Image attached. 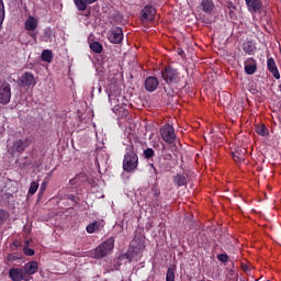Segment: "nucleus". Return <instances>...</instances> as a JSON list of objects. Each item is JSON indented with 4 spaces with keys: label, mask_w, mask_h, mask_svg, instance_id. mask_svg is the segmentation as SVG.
I'll list each match as a JSON object with an SVG mask.
<instances>
[{
    "label": "nucleus",
    "mask_w": 281,
    "mask_h": 281,
    "mask_svg": "<svg viewBox=\"0 0 281 281\" xmlns=\"http://www.w3.org/2000/svg\"><path fill=\"white\" fill-rule=\"evenodd\" d=\"M139 167V156L135 153L133 146L126 148L124 158H123V170L125 172H135Z\"/></svg>",
    "instance_id": "obj_1"
},
{
    "label": "nucleus",
    "mask_w": 281,
    "mask_h": 281,
    "mask_svg": "<svg viewBox=\"0 0 281 281\" xmlns=\"http://www.w3.org/2000/svg\"><path fill=\"white\" fill-rule=\"evenodd\" d=\"M113 247H115V239L113 237H109L93 250L92 257L97 260L105 258V256H109V251H113Z\"/></svg>",
    "instance_id": "obj_2"
},
{
    "label": "nucleus",
    "mask_w": 281,
    "mask_h": 281,
    "mask_svg": "<svg viewBox=\"0 0 281 281\" xmlns=\"http://www.w3.org/2000/svg\"><path fill=\"white\" fill-rule=\"evenodd\" d=\"M160 137L166 144H175L177 139V134H175V127L170 124H165L159 130Z\"/></svg>",
    "instance_id": "obj_3"
},
{
    "label": "nucleus",
    "mask_w": 281,
    "mask_h": 281,
    "mask_svg": "<svg viewBox=\"0 0 281 281\" xmlns=\"http://www.w3.org/2000/svg\"><path fill=\"white\" fill-rule=\"evenodd\" d=\"M12 100V86L8 81H0V104H10Z\"/></svg>",
    "instance_id": "obj_4"
},
{
    "label": "nucleus",
    "mask_w": 281,
    "mask_h": 281,
    "mask_svg": "<svg viewBox=\"0 0 281 281\" xmlns=\"http://www.w3.org/2000/svg\"><path fill=\"white\" fill-rule=\"evenodd\" d=\"M155 14H157L155 7L150 4L145 5L140 11L142 23H148V21H155Z\"/></svg>",
    "instance_id": "obj_5"
},
{
    "label": "nucleus",
    "mask_w": 281,
    "mask_h": 281,
    "mask_svg": "<svg viewBox=\"0 0 281 281\" xmlns=\"http://www.w3.org/2000/svg\"><path fill=\"white\" fill-rule=\"evenodd\" d=\"M108 38L110 43H114V45H119V43H122L124 40V31L120 26H115L111 29V31L108 34Z\"/></svg>",
    "instance_id": "obj_6"
},
{
    "label": "nucleus",
    "mask_w": 281,
    "mask_h": 281,
    "mask_svg": "<svg viewBox=\"0 0 281 281\" xmlns=\"http://www.w3.org/2000/svg\"><path fill=\"white\" fill-rule=\"evenodd\" d=\"M32 144H34V137L20 138L13 143V150L21 154L25 148H30Z\"/></svg>",
    "instance_id": "obj_7"
},
{
    "label": "nucleus",
    "mask_w": 281,
    "mask_h": 281,
    "mask_svg": "<svg viewBox=\"0 0 281 281\" xmlns=\"http://www.w3.org/2000/svg\"><path fill=\"white\" fill-rule=\"evenodd\" d=\"M20 87H27L29 89H34V87H36V78H34V75H32V72H24L20 77Z\"/></svg>",
    "instance_id": "obj_8"
},
{
    "label": "nucleus",
    "mask_w": 281,
    "mask_h": 281,
    "mask_svg": "<svg viewBox=\"0 0 281 281\" xmlns=\"http://www.w3.org/2000/svg\"><path fill=\"white\" fill-rule=\"evenodd\" d=\"M161 76L167 85H177L181 80L177 71H161Z\"/></svg>",
    "instance_id": "obj_9"
},
{
    "label": "nucleus",
    "mask_w": 281,
    "mask_h": 281,
    "mask_svg": "<svg viewBox=\"0 0 281 281\" xmlns=\"http://www.w3.org/2000/svg\"><path fill=\"white\" fill-rule=\"evenodd\" d=\"M25 276L23 268H11L9 270V278H11L12 281H23L25 280Z\"/></svg>",
    "instance_id": "obj_10"
},
{
    "label": "nucleus",
    "mask_w": 281,
    "mask_h": 281,
    "mask_svg": "<svg viewBox=\"0 0 281 281\" xmlns=\"http://www.w3.org/2000/svg\"><path fill=\"white\" fill-rule=\"evenodd\" d=\"M248 12L256 14L262 10V0H245Z\"/></svg>",
    "instance_id": "obj_11"
},
{
    "label": "nucleus",
    "mask_w": 281,
    "mask_h": 281,
    "mask_svg": "<svg viewBox=\"0 0 281 281\" xmlns=\"http://www.w3.org/2000/svg\"><path fill=\"white\" fill-rule=\"evenodd\" d=\"M159 87V80L157 77H147L145 80V89L146 91L153 92L157 91V88Z\"/></svg>",
    "instance_id": "obj_12"
},
{
    "label": "nucleus",
    "mask_w": 281,
    "mask_h": 281,
    "mask_svg": "<svg viewBox=\"0 0 281 281\" xmlns=\"http://www.w3.org/2000/svg\"><path fill=\"white\" fill-rule=\"evenodd\" d=\"M113 113L117 116L119 120H124V117H128V110L125 105L116 104L112 109Z\"/></svg>",
    "instance_id": "obj_13"
},
{
    "label": "nucleus",
    "mask_w": 281,
    "mask_h": 281,
    "mask_svg": "<svg viewBox=\"0 0 281 281\" xmlns=\"http://www.w3.org/2000/svg\"><path fill=\"white\" fill-rule=\"evenodd\" d=\"M89 181V176L85 172H79L75 176V178L69 180L70 186H80L85 182Z\"/></svg>",
    "instance_id": "obj_14"
},
{
    "label": "nucleus",
    "mask_w": 281,
    "mask_h": 281,
    "mask_svg": "<svg viewBox=\"0 0 281 281\" xmlns=\"http://www.w3.org/2000/svg\"><path fill=\"white\" fill-rule=\"evenodd\" d=\"M103 228H104V224H102V222L94 221L87 225L86 232L87 234H95L97 232H100Z\"/></svg>",
    "instance_id": "obj_15"
},
{
    "label": "nucleus",
    "mask_w": 281,
    "mask_h": 281,
    "mask_svg": "<svg viewBox=\"0 0 281 281\" xmlns=\"http://www.w3.org/2000/svg\"><path fill=\"white\" fill-rule=\"evenodd\" d=\"M23 271H24L25 276H34V273H36V271H38V262L30 261V262L25 263Z\"/></svg>",
    "instance_id": "obj_16"
},
{
    "label": "nucleus",
    "mask_w": 281,
    "mask_h": 281,
    "mask_svg": "<svg viewBox=\"0 0 281 281\" xmlns=\"http://www.w3.org/2000/svg\"><path fill=\"white\" fill-rule=\"evenodd\" d=\"M175 186L178 188H182L183 186H188V175L186 173H177L172 177Z\"/></svg>",
    "instance_id": "obj_17"
},
{
    "label": "nucleus",
    "mask_w": 281,
    "mask_h": 281,
    "mask_svg": "<svg viewBox=\"0 0 281 281\" xmlns=\"http://www.w3.org/2000/svg\"><path fill=\"white\" fill-rule=\"evenodd\" d=\"M95 1L98 0H74V3L79 12H85L87 5H91V3H95Z\"/></svg>",
    "instance_id": "obj_18"
},
{
    "label": "nucleus",
    "mask_w": 281,
    "mask_h": 281,
    "mask_svg": "<svg viewBox=\"0 0 281 281\" xmlns=\"http://www.w3.org/2000/svg\"><path fill=\"white\" fill-rule=\"evenodd\" d=\"M36 27H38V22L36 21V18L29 16V19L25 21V30H27V32H34Z\"/></svg>",
    "instance_id": "obj_19"
},
{
    "label": "nucleus",
    "mask_w": 281,
    "mask_h": 281,
    "mask_svg": "<svg viewBox=\"0 0 281 281\" xmlns=\"http://www.w3.org/2000/svg\"><path fill=\"white\" fill-rule=\"evenodd\" d=\"M201 8L206 14L212 13V10H214V0H202Z\"/></svg>",
    "instance_id": "obj_20"
},
{
    "label": "nucleus",
    "mask_w": 281,
    "mask_h": 281,
    "mask_svg": "<svg viewBox=\"0 0 281 281\" xmlns=\"http://www.w3.org/2000/svg\"><path fill=\"white\" fill-rule=\"evenodd\" d=\"M241 49L245 52V54L251 55L254 52H256V44H254L251 41H246L243 43Z\"/></svg>",
    "instance_id": "obj_21"
},
{
    "label": "nucleus",
    "mask_w": 281,
    "mask_h": 281,
    "mask_svg": "<svg viewBox=\"0 0 281 281\" xmlns=\"http://www.w3.org/2000/svg\"><path fill=\"white\" fill-rule=\"evenodd\" d=\"M258 69V66L256 64V59L248 58L245 61V71H256Z\"/></svg>",
    "instance_id": "obj_22"
},
{
    "label": "nucleus",
    "mask_w": 281,
    "mask_h": 281,
    "mask_svg": "<svg viewBox=\"0 0 281 281\" xmlns=\"http://www.w3.org/2000/svg\"><path fill=\"white\" fill-rule=\"evenodd\" d=\"M255 131L257 135H261V137H267V135H269V130L265 124L256 125Z\"/></svg>",
    "instance_id": "obj_23"
},
{
    "label": "nucleus",
    "mask_w": 281,
    "mask_h": 281,
    "mask_svg": "<svg viewBox=\"0 0 281 281\" xmlns=\"http://www.w3.org/2000/svg\"><path fill=\"white\" fill-rule=\"evenodd\" d=\"M42 60L44 63H52V60H54V53H52V50L49 49H45L42 52Z\"/></svg>",
    "instance_id": "obj_24"
},
{
    "label": "nucleus",
    "mask_w": 281,
    "mask_h": 281,
    "mask_svg": "<svg viewBox=\"0 0 281 281\" xmlns=\"http://www.w3.org/2000/svg\"><path fill=\"white\" fill-rule=\"evenodd\" d=\"M90 49L94 52V54H102V44L100 42H91L90 43Z\"/></svg>",
    "instance_id": "obj_25"
},
{
    "label": "nucleus",
    "mask_w": 281,
    "mask_h": 281,
    "mask_svg": "<svg viewBox=\"0 0 281 281\" xmlns=\"http://www.w3.org/2000/svg\"><path fill=\"white\" fill-rule=\"evenodd\" d=\"M5 19V7L3 5V0H0V30L3 25V21Z\"/></svg>",
    "instance_id": "obj_26"
},
{
    "label": "nucleus",
    "mask_w": 281,
    "mask_h": 281,
    "mask_svg": "<svg viewBox=\"0 0 281 281\" xmlns=\"http://www.w3.org/2000/svg\"><path fill=\"white\" fill-rule=\"evenodd\" d=\"M143 155H144L145 159H153L155 157V149L148 147V148L144 149Z\"/></svg>",
    "instance_id": "obj_27"
},
{
    "label": "nucleus",
    "mask_w": 281,
    "mask_h": 281,
    "mask_svg": "<svg viewBox=\"0 0 281 281\" xmlns=\"http://www.w3.org/2000/svg\"><path fill=\"white\" fill-rule=\"evenodd\" d=\"M8 218H10V213H8V211L5 210L0 209V225H3V223H5Z\"/></svg>",
    "instance_id": "obj_28"
},
{
    "label": "nucleus",
    "mask_w": 281,
    "mask_h": 281,
    "mask_svg": "<svg viewBox=\"0 0 281 281\" xmlns=\"http://www.w3.org/2000/svg\"><path fill=\"white\" fill-rule=\"evenodd\" d=\"M166 281H175V267L170 266L167 270Z\"/></svg>",
    "instance_id": "obj_29"
},
{
    "label": "nucleus",
    "mask_w": 281,
    "mask_h": 281,
    "mask_svg": "<svg viewBox=\"0 0 281 281\" xmlns=\"http://www.w3.org/2000/svg\"><path fill=\"white\" fill-rule=\"evenodd\" d=\"M267 67L269 71H278V66L276 65V60L273 58H269L267 60Z\"/></svg>",
    "instance_id": "obj_30"
},
{
    "label": "nucleus",
    "mask_w": 281,
    "mask_h": 281,
    "mask_svg": "<svg viewBox=\"0 0 281 281\" xmlns=\"http://www.w3.org/2000/svg\"><path fill=\"white\" fill-rule=\"evenodd\" d=\"M37 191H38V182L36 181L31 182V186L29 188V194H36Z\"/></svg>",
    "instance_id": "obj_31"
},
{
    "label": "nucleus",
    "mask_w": 281,
    "mask_h": 281,
    "mask_svg": "<svg viewBox=\"0 0 281 281\" xmlns=\"http://www.w3.org/2000/svg\"><path fill=\"white\" fill-rule=\"evenodd\" d=\"M227 8L231 19H234V16H236V14H234V10H236V4H234V2H228Z\"/></svg>",
    "instance_id": "obj_32"
},
{
    "label": "nucleus",
    "mask_w": 281,
    "mask_h": 281,
    "mask_svg": "<svg viewBox=\"0 0 281 281\" xmlns=\"http://www.w3.org/2000/svg\"><path fill=\"white\" fill-rule=\"evenodd\" d=\"M151 207H161V198H151L150 202Z\"/></svg>",
    "instance_id": "obj_33"
},
{
    "label": "nucleus",
    "mask_w": 281,
    "mask_h": 281,
    "mask_svg": "<svg viewBox=\"0 0 281 281\" xmlns=\"http://www.w3.org/2000/svg\"><path fill=\"white\" fill-rule=\"evenodd\" d=\"M234 161H245V154H238V151L233 153Z\"/></svg>",
    "instance_id": "obj_34"
},
{
    "label": "nucleus",
    "mask_w": 281,
    "mask_h": 281,
    "mask_svg": "<svg viewBox=\"0 0 281 281\" xmlns=\"http://www.w3.org/2000/svg\"><path fill=\"white\" fill-rule=\"evenodd\" d=\"M43 38H44L45 43H47L49 41V38H52V29H46L44 31Z\"/></svg>",
    "instance_id": "obj_35"
},
{
    "label": "nucleus",
    "mask_w": 281,
    "mask_h": 281,
    "mask_svg": "<svg viewBox=\"0 0 281 281\" xmlns=\"http://www.w3.org/2000/svg\"><path fill=\"white\" fill-rule=\"evenodd\" d=\"M216 258L220 262H223V263H225V262H227V260H229V256H227V254H220L216 256Z\"/></svg>",
    "instance_id": "obj_36"
},
{
    "label": "nucleus",
    "mask_w": 281,
    "mask_h": 281,
    "mask_svg": "<svg viewBox=\"0 0 281 281\" xmlns=\"http://www.w3.org/2000/svg\"><path fill=\"white\" fill-rule=\"evenodd\" d=\"M151 192H153V194H154L153 198H161V196H160V195H161V190L158 189L157 186H154V187L151 188Z\"/></svg>",
    "instance_id": "obj_37"
},
{
    "label": "nucleus",
    "mask_w": 281,
    "mask_h": 281,
    "mask_svg": "<svg viewBox=\"0 0 281 281\" xmlns=\"http://www.w3.org/2000/svg\"><path fill=\"white\" fill-rule=\"evenodd\" d=\"M23 251H24L25 256H34V249H32V248L24 247Z\"/></svg>",
    "instance_id": "obj_38"
},
{
    "label": "nucleus",
    "mask_w": 281,
    "mask_h": 281,
    "mask_svg": "<svg viewBox=\"0 0 281 281\" xmlns=\"http://www.w3.org/2000/svg\"><path fill=\"white\" fill-rule=\"evenodd\" d=\"M126 260H130V262H133V250H128L127 254H125Z\"/></svg>",
    "instance_id": "obj_39"
},
{
    "label": "nucleus",
    "mask_w": 281,
    "mask_h": 281,
    "mask_svg": "<svg viewBox=\"0 0 281 281\" xmlns=\"http://www.w3.org/2000/svg\"><path fill=\"white\" fill-rule=\"evenodd\" d=\"M8 260H12V261L19 260V256H16V254H11L8 256Z\"/></svg>",
    "instance_id": "obj_40"
},
{
    "label": "nucleus",
    "mask_w": 281,
    "mask_h": 281,
    "mask_svg": "<svg viewBox=\"0 0 281 281\" xmlns=\"http://www.w3.org/2000/svg\"><path fill=\"white\" fill-rule=\"evenodd\" d=\"M45 190H47V182H42V184H41V188H40V191L41 192H44Z\"/></svg>",
    "instance_id": "obj_41"
},
{
    "label": "nucleus",
    "mask_w": 281,
    "mask_h": 281,
    "mask_svg": "<svg viewBox=\"0 0 281 281\" xmlns=\"http://www.w3.org/2000/svg\"><path fill=\"white\" fill-rule=\"evenodd\" d=\"M12 246L14 247V249H19V247H21V241L14 240V241L12 243Z\"/></svg>",
    "instance_id": "obj_42"
},
{
    "label": "nucleus",
    "mask_w": 281,
    "mask_h": 281,
    "mask_svg": "<svg viewBox=\"0 0 281 281\" xmlns=\"http://www.w3.org/2000/svg\"><path fill=\"white\" fill-rule=\"evenodd\" d=\"M273 78H276V80H280V71H273Z\"/></svg>",
    "instance_id": "obj_43"
},
{
    "label": "nucleus",
    "mask_w": 281,
    "mask_h": 281,
    "mask_svg": "<svg viewBox=\"0 0 281 281\" xmlns=\"http://www.w3.org/2000/svg\"><path fill=\"white\" fill-rule=\"evenodd\" d=\"M149 166L154 170L155 175H159V172L157 171V168L155 167V164H149Z\"/></svg>",
    "instance_id": "obj_44"
},
{
    "label": "nucleus",
    "mask_w": 281,
    "mask_h": 281,
    "mask_svg": "<svg viewBox=\"0 0 281 281\" xmlns=\"http://www.w3.org/2000/svg\"><path fill=\"white\" fill-rule=\"evenodd\" d=\"M68 199H69V201H72V203H77V201H76V195L70 194V195L68 196Z\"/></svg>",
    "instance_id": "obj_45"
},
{
    "label": "nucleus",
    "mask_w": 281,
    "mask_h": 281,
    "mask_svg": "<svg viewBox=\"0 0 281 281\" xmlns=\"http://www.w3.org/2000/svg\"><path fill=\"white\" fill-rule=\"evenodd\" d=\"M228 276H229L231 278H234V276H236V272H235L233 269H229V270H228Z\"/></svg>",
    "instance_id": "obj_46"
},
{
    "label": "nucleus",
    "mask_w": 281,
    "mask_h": 281,
    "mask_svg": "<svg viewBox=\"0 0 281 281\" xmlns=\"http://www.w3.org/2000/svg\"><path fill=\"white\" fill-rule=\"evenodd\" d=\"M110 102H111V104H117V99H115V98H110Z\"/></svg>",
    "instance_id": "obj_47"
},
{
    "label": "nucleus",
    "mask_w": 281,
    "mask_h": 281,
    "mask_svg": "<svg viewBox=\"0 0 281 281\" xmlns=\"http://www.w3.org/2000/svg\"><path fill=\"white\" fill-rule=\"evenodd\" d=\"M178 55L183 57V56H186V52H183V49H179Z\"/></svg>",
    "instance_id": "obj_48"
},
{
    "label": "nucleus",
    "mask_w": 281,
    "mask_h": 281,
    "mask_svg": "<svg viewBox=\"0 0 281 281\" xmlns=\"http://www.w3.org/2000/svg\"><path fill=\"white\" fill-rule=\"evenodd\" d=\"M250 91L251 93H258V90H256V88H251Z\"/></svg>",
    "instance_id": "obj_49"
},
{
    "label": "nucleus",
    "mask_w": 281,
    "mask_h": 281,
    "mask_svg": "<svg viewBox=\"0 0 281 281\" xmlns=\"http://www.w3.org/2000/svg\"><path fill=\"white\" fill-rule=\"evenodd\" d=\"M246 74L248 75V76H254V71H246Z\"/></svg>",
    "instance_id": "obj_50"
},
{
    "label": "nucleus",
    "mask_w": 281,
    "mask_h": 281,
    "mask_svg": "<svg viewBox=\"0 0 281 281\" xmlns=\"http://www.w3.org/2000/svg\"><path fill=\"white\" fill-rule=\"evenodd\" d=\"M225 98V93L220 94V100H223Z\"/></svg>",
    "instance_id": "obj_51"
},
{
    "label": "nucleus",
    "mask_w": 281,
    "mask_h": 281,
    "mask_svg": "<svg viewBox=\"0 0 281 281\" xmlns=\"http://www.w3.org/2000/svg\"><path fill=\"white\" fill-rule=\"evenodd\" d=\"M226 98L229 99V94H226Z\"/></svg>",
    "instance_id": "obj_52"
},
{
    "label": "nucleus",
    "mask_w": 281,
    "mask_h": 281,
    "mask_svg": "<svg viewBox=\"0 0 281 281\" xmlns=\"http://www.w3.org/2000/svg\"><path fill=\"white\" fill-rule=\"evenodd\" d=\"M26 245H30V241L26 240Z\"/></svg>",
    "instance_id": "obj_53"
},
{
    "label": "nucleus",
    "mask_w": 281,
    "mask_h": 281,
    "mask_svg": "<svg viewBox=\"0 0 281 281\" xmlns=\"http://www.w3.org/2000/svg\"><path fill=\"white\" fill-rule=\"evenodd\" d=\"M32 36L34 37L35 35H34V34H32Z\"/></svg>",
    "instance_id": "obj_54"
}]
</instances>
